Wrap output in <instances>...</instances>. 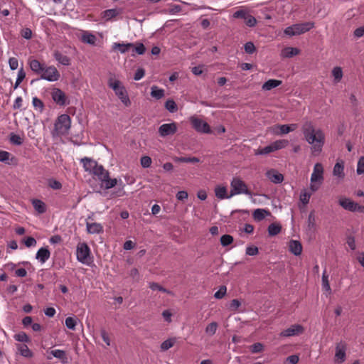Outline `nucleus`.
I'll return each instance as SVG.
<instances>
[{"mask_svg":"<svg viewBox=\"0 0 364 364\" xmlns=\"http://www.w3.org/2000/svg\"><path fill=\"white\" fill-rule=\"evenodd\" d=\"M302 132L306 141L311 145L314 155L319 154L325 142V135L320 129H316L311 122H306L302 126Z\"/></svg>","mask_w":364,"mask_h":364,"instance_id":"nucleus-1","label":"nucleus"},{"mask_svg":"<svg viewBox=\"0 0 364 364\" xmlns=\"http://www.w3.org/2000/svg\"><path fill=\"white\" fill-rule=\"evenodd\" d=\"M108 85L114 91L115 95L126 107L131 105L127 90L119 80L111 77L109 79Z\"/></svg>","mask_w":364,"mask_h":364,"instance_id":"nucleus-2","label":"nucleus"},{"mask_svg":"<svg viewBox=\"0 0 364 364\" xmlns=\"http://www.w3.org/2000/svg\"><path fill=\"white\" fill-rule=\"evenodd\" d=\"M323 181V167L320 163H316L311 176L310 190L312 193L318 190Z\"/></svg>","mask_w":364,"mask_h":364,"instance_id":"nucleus-3","label":"nucleus"},{"mask_svg":"<svg viewBox=\"0 0 364 364\" xmlns=\"http://www.w3.org/2000/svg\"><path fill=\"white\" fill-rule=\"evenodd\" d=\"M230 187V197L239 194L252 196V193L248 190L247 185L239 178L235 177L232 179Z\"/></svg>","mask_w":364,"mask_h":364,"instance_id":"nucleus-4","label":"nucleus"},{"mask_svg":"<svg viewBox=\"0 0 364 364\" xmlns=\"http://www.w3.org/2000/svg\"><path fill=\"white\" fill-rule=\"evenodd\" d=\"M71 127V119L69 115L63 114L58 117L55 124V129L59 134H65Z\"/></svg>","mask_w":364,"mask_h":364,"instance_id":"nucleus-5","label":"nucleus"},{"mask_svg":"<svg viewBox=\"0 0 364 364\" xmlns=\"http://www.w3.org/2000/svg\"><path fill=\"white\" fill-rule=\"evenodd\" d=\"M77 259L82 264H88L90 259V249L85 242H80L76 249Z\"/></svg>","mask_w":364,"mask_h":364,"instance_id":"nucleus-6","label":"nucleus"},{"mask_svg":"<svg viewBox=\"0 0 364 364\" xmlns=\"http://www.w3.org/2000/svg\"><path fill=\"white\" fill-rule=\"evenodd\" d=\"M190 122L193 128L199 133L210 134L211 132L209 124L202 119L197 117H191Z\"/></svg>","mask_w":364,"mask_h":364,"instance_id":"nucleus-7","label":"nucleus"},{"mask_svg":"<svg viewBox=\"0 0 364 364\" xmlns=\"http://www.w3.org/2000/svg\"><path fill=\"white\" fill-rule=\"evenodd\" d=\"M60 78V73L54 66L45 65L43 71L41 73V79L49 82H55Z\"/></svg>","mask_w":364,"mask_h":364,"instance_id":"nucleus-8","label":"nucleus"},{"mask_svg":"<svg viewBox=\"0 0 364 364\" xmlns=\"http://www.w3.org/2000/svg\"><path fill=\"white\" fill-rule=\"evenodd\" d=\"M177 132V125L175 122L163 124L159 128V134L161 137L173 135Z\"/></svg>","mask_w":364,"mask_h":364,"instance_id":"nucleus-9","label":"nucleus"},{"mask_svg":"<svg viewBox=\"0 0 364 364\" xmlns=\"http://www.w3.org/2000/svg\"><path fill=\"white\" fill-rule=\"evenodd\" d=\"M304 327L300 324L291 325L289 328L283 330L280 333L282 337H291L299 336L304 332Z\"/></svg>","mask_w":364,"mask_h":364,"instance_id":"nucleus-10","label":"nucleus"},{"mask_svg":"<svg viewBox=\"0 0 364 364\" xmlns=\"http://www.w3.org/2000/svg\"><path fill=\"white\" fill-rule=\"evenodd\" d=\"M346 344L340 342L336 345V353H335V363H342L346 360Z\"/></svg>","mask_w":364,"mask_h":364,"instance_id":"nucleus-11","label":"nucleus"},{"mask_svg":"<svg viewBox=\"0 0 364 364\" xmlns=\"http://www.w3.org/2000/svg\"><path fill=\"white\" fill-rule=\"evenodd\" d=\"M53 100L58 105L63 106L67 104V97L65 93L58 88H55L52 93Z\"/></svg>","mask_w":364,"mask_h":364,"instance_id":"nucleus-12","label":"nucleus"},{"mask_svg":"<svg viewBox=\"0 0 364 364\" xmlns=\"http://www.w3.org/2000/svg\"><path fill=\"white\" fill-rule=\"evenodd\" d=\"M266 176L272 183L278 184L284 181V176L275 169H270L266 172Z\"/></svg>","mask_w":364,"mask_h":364,"instance_id":"nucleus-13","label":"nucleus"},{"mask_svg":"<svg viewBox=\"0 0 364 364\" xmlns=\"http://www.w3.org/2000/svg\"><path fill=\"white\" fill-rule=\"evenodd\" d=\"M288 247L289 252L295 256H299L302 252L301 243L298 240H291L289 242Z\"/></svg>","mask_w":364,"mask_h":364,"instance_id":"nucleus-14","label":"nucleus"},{"mask_svg":"<svg viewBox=\"0 0 364 364\" xmlns=\"http://www.w3.org/2000/svg\"><path fill=\"white\" fill-rule=\"evenodd\" d=\"M50 256V252L48 247L40 248L36 255V259H38L41 264H44Z\"/></svg>","mask_w":364,"mask_h":364,"instance_id":"nucleus-15","label":"nucleus"},{"mask_svg":"<svg viewBox=\"0 0 364 364\" xmlns=\"http://www.w3.org/2000/svg\"><path fill=\"white\" fill-rule=\"evenodd\" d=\"M133 43H113L112 48L113 50H119L122 54H124L131 50Z\"/></svg>","mask_w":364,"mask_h":364,"instance_id":"nucleus-16","label":"nucleus"},{"mask_svg":"<svg viewBox=\"0 0 364 364\" xmlns=\"http://www.w3.org/2000/svg\"><path fill=\"white\" fill-rule=\"evenodd\" d=\"M86 229L90 234H99L103 232L102 225L97 223H89L86 221Z\"/></svg>","mask_w":364,"mask_h":364,"instance_id":"nucleus-17","label":"nucleus"},{"mask_svg":"<svg viewBox=\"0 0 364 364\" xmlns=\"http://www.w3.org/2000/svg\"><path fill=\"white\" fill-rule=\"evenodd\" d=\"M215 196L220 199H229L231 197H230V194H228V189L224 186H217L215 188Z\"/></svg>","mask_w":364,"mask_h":364,"instance_id":"nucleus-18","label":"nucleus"},{"mask_svg":"<svg viewBox=\"0 0 364 364\" xmlns=\"http://www.w3.org/2000/svg\"><path fill=\"white\" fill-rule=\"evenodd\" d=\"M85 170L87 172L92 173L95 167L97 166V162L93 159L85 157L81 159Z\"/></svg>","mask_w":364,"mask_h":364,"instance_id":"nucleus-19","label":"nucleus"},{"mask_svg":"<svg viewBox=\"0 0 364 364\" xmlns=\"http://www.w3.org/2000/svg\"><path fill=\"white\" fill-rule=\"evenodd\" d=\"M338 203L345 210L353 212V210L355 209V203L348 198H341L338 200Z\"/></svg>","mask_w":364,"mask_h":364,"instance_id":"nucleus-20","label":"nucleus"},{"mask_svg":"<svg viewBox=\"0 0 364 364\" xmlns=\"http://www.w3.org/2000/svg\"><path fill=\"white\" fill-rule=\"evenodd\" d=\"M28 63H29V66H30V68L31 69V70L33 71L34 73H36L37 74H40V75H41V72L43 71V68L46 65L44 63H40L36 59L30 60Z\"/></svg>","mask_w":364,"mask_h":364,"instance_id":"nucleus-21","label":"nucleus"},{"mask_svg":"<svg viewBox=\"0 0 364 364\" xmlns=\"http://www.w3.org/2000/svg\"><path fill=\"white\" fill-rule=\"evenodd\" d=\"M333 174L334 176L343 179L345 176L344 164L343 161L337 162L333 167Z\"/></svg>","mask_w":364,"mask_h":364,"instance_id":"nucleus-22","label":"nucleus"},{"mask_svg":"<svg viewBox=\"0 0 364 364\" xmlns=\"http://www.w3.org/2000/svg\"><path fill=\"white\" fill-rule=\"evenodd\" d=\"M92 173L97 176L100 181H102L107 178L109 172L106 171L102 165L97 164Z\"/></svg>","mask_w":364,"mask_h":364,"instance_id":"nucleus-23","label":"nucleus"},{"mask_svg":"<svg viewBox=\"0 0 364 364\" xmlns=\"http://www.w3.org/2000/svg\"><path fill=\"white\" fill-rule=\"evenodd\" d=\"M53 57L59 63L63 65H69L70 63V58L58 50L54 52Z\"/></svg>","mask_w":364,"mask_h":364,"instance_id":"nucleus-24","label":"nucleus"},{"mask_svg":"<svg viewBox=\"0 0 364 364\" xmlns=\"http://www.w3.org/2000/svg\"><path fill=\"white\" fill-rule=\"evenodd\" d=\"M130 50L132 51V56L134 57L136 54L143 55L146 51V48L143 43L136 42L133 43Z\"/></svg>","mask_w":364,"mask_h":364,"instance_id":"nucleus-25","label":"nucleus"},{"mask_svg":"<svg viewBox=\"0 0 364 364\" xmlns=\"http://www.w3.org/2000/svg\"><path fill=\"white\" fill-rule=\"evenodd\" d=\"M32 205L34 209L39 213L42 214L46 211V205L44 202L39 199H33L32 200Z\"/></svg>","mask_w":364,"mask_h":364,"instance_id":"nucleus-26","label":"nucleus"},{"mask_svg":"<svg viewBox=\"0 0 364 364\" xmlns=\"http://www.w3.org/2000/svg\"><path fill=\"white\" fill-rule=\"evenodd\" d=\"M281 84H282V81L281 80L271 79V80H269L266 81L262 85V89L263 90L268 91V90H272V89H273L274 87H278Z\"/></svg>","mask_w":364,"mask_h":364,"instance_id":"nucleus-27","label":"nucleus"},{"mask_svg":"<svg viewBox=\"0 0 364 364\" xmlns=\"http://www.w3.org/2000/svg\"><path fill=\"white\" fill-rule=\"evenodd\" d=\"M269 214L270 213L268 210L258 208L253 212V218L255 220L260 221Z\"/></svg>","mask_w":364,"mask_h":364,"instance_id":"nucleus-28","label":"nucleus"},{"mask_svg":"<svg viewBox=\"0 0 364 364\" xmlns=\"http://www.w3.org/2000/svg\"><path fill=\"white\" fill-rule=\"evenodd\" d=\"M299 50L296 48L287 47L282 51V55L285 58H291L299 54Z\"/></svg>","mask_w":364,"mask_h":364,"instance_id":"nucleus-29","label":"nucleus"},{"mask_svg":"<svg viewBox=\"0 0 364 364\" xmlns=\"http://www.w3.org/2000/svg\"><path fill=\"white\" fill-rule=\"evenodd\" d=\"M50 354L61 360L63 363H67V356L65 351L60 349H55L50 351Z\"/></svg>","mask_w":364,"mask_h":364,"instance_id":"nucleus-30","label":"nucleus"},{"mask_svg":"<svg viewBox=\"0 0 364 364\" xmlns=\"http://www.w3.org/2000/svg\"><path fill=\"white\" fill-rule=\"evenodd\" d=\"M284 33L289 36L300 35L301 33L298 23L287 27L284 30Z\"/></svg>","mask_w":364,"mask_h":364,"instance_id":"nucleus-31","label":"nucleus"},{"mask_svg":"<svg viewBox=\"0 0 364 364\" xmlns=\"http://www.w3.org/2000/svg\"><path fill=\"white\" fill-rule=\"evenodd\" d=\"M101 181L106 189L112 188L117 184V180L116 178H110L109 173L107 174V178L102 179Z\"/></svg>","mask_w":364,"mask_h":364,"instance_id":"nucleus-32","label":"nucleus"},{"mask_svg":"<svg viewBox=\"0 0 364 364\" xmlns=\"http://www.w3.org/2000/svg\"><path fill=\"white\" fill-rule=\"evenodd\" d=\"M282 230V226L277 223H272L268 227V234L270 236H275L278 235Z\"/></svg>","mask_w":364,"mask_h":364,"instance_id":"nucleus-33","label":"nucleus"},{"mask_svg":"<svg viewBox=\"0 0 364 364\" xmlns=\"http://www.w3.org/2000/svg\"><path fill=\"white\" fill-rule=\"evenodd\" d=\"M82 41L84 43L94 45L96 41V37L95 35L89 33V32H85L82 36Z\"/></svg>","mask_w":364,"mask_h":364,"instance_id":"nucleus-34","label":"nucleus"},{"mask_svg":"<svg viewBox=\"0 0 364 364\" xmlns=\"http://www.w3.org/2000/svg\"><path fill=\"white\" fill-rule=\"evenodd\" d=\"M151 95L152 97L159 100L164 96V90L156 86H153L151 87Z\"/></svg>","mask_w":364,"mask_h":364,"instance_id":"nucleus-35","label":"nucleus"},{"mask_svg":"<svg viewBox=\"0 0 364 364\" xmlns=\"http://www.w3.org/2000/svg\"><path fill=\"white\" fill-rule=\"evenodd\" d=\"M322 287L323 289L328 293L331 292V289L329 284L328 281V275L326 273V271L324 270L322 274Z\"/></svg>","mask_w":364,"mask_h":364,"instance_id":"nucleus-36","label":"nucleus"},{"mask_svg":"<svg viewBox=\"0 0 364 364\" xmlns=\"http://www.w3.org/2000/svg\"><path fill=\"white\" fill-rule=\"evenodd\" d=\"M332 75L334 79V82H339L343 77L342 69L340 67H335L332 70Z\"/></svg>","mask_w":364,"mask_h":364,"instance_id":"nucleus-37","label":"nucleus"},{"mask_svg":"<svg viewBox=\"0 0 364 364\" xmlns=\"http://www.w3.org/2000/svg\"><path fill=\"white\" fill-rule=\"evenodd\" d=\"M288 144L289 142L287 140L280 139L274 141L273 143H272V145L273 146V149L274 151H277L286 147L288 145Z\"/></svg>","mask_w":364,"mask_h":364,"instance_id":"nucleus-38","label":"nucleus"},{"mask_svg":"<svg viewBox=\"0 0 364 364\" xmlns=\"http://www.w3.org/2000/svg\"><path fill=\"white\" fill-rule=\"evenodd\" d=\"M9 141L12 144L20 146L23 144V139L19 135L11 133L9 135Z\"/></svg>","mask_w":364,"mask_h":364,"instance_id":"nucleus-39","label":"nucleus"},{"mask_svg":"<svg viewBox=\"0 0 364 364\" xmlns=\"http://www.w3.org/2000/svg\"><path fill=\"white\" fill-rule=\"evenodd\" d=\"M218 325L216 322H211L205 328V333L210 336H213L218 329Z\"/></svg>","mask_w":364,"mask_h":364,"instance_id":"nucleus-40","label":"nucleus"},{"mask_svg":"<svg viewBox=\"0 0 364 364\" xmlns=\"http://www.w3.org/2000/svg\"><path fill=\"white\" fill-rule=\"evenodd\" d=\"M18 349L20 352V354L22 356L26 358H30L32 356V352L30 350L28 347L25 344L20 345Z\"/></svg>","mask_w":364,"mask_h":364,"instance_id":"nucleus-41","label":"nucleus"},{"mask_svg":"<svg viewBox=\"0 0 364 364\" xmlns=\"http://www.w3.org/2000/svg\"><path fill=\"white\" fill-rule=\"evenodd\" d=\"M176 338H168V339L164 341L161 344V350H168L169 348H171L174 345V343H176Z\"/></svg>","mask_w":364,"mask_h":364,"instance_id":"nucleus-42","label":"nucleus"},{"mask_svg":"<svg viewBox=\"0 0 364 364\" xmlns=\"http://www.w3.org/2000/svg\"><path fill=\"white\" fill-rule=\"evenodd\" d=\"M32 105L35 109L42 112L44 108V104L41 100L38 98L37 97H34L32 99Z\"/></svg>","mask_w":364,"mask_h":364,"instance_id":"nucleus-43","label":"nucleus"},{"mask_svg":"<svg viewBox=\"0 0 364 364\" xmlns=\"http://www.w3.org/2000/svg\"><path fill=\"white\" fill-rule=\"evenodd\" d=\"M314 23L312 22H305L302 23H298L299 27L300 33L302 34L306 31H309L314 27Z\"/></svg>","mask_w":364,"mask_h":364,"instance_id":"nucleus-44","label":"nucleus"},{"mask_svg":"<svg viewBox=\"0 0 364 364\" xmlns=\"http://www.w3.org/2000/svg\"><path fill=\"white\" fill-rule=\"evenodd\" d=\"M314 23L312 22H305L302 23H298L299 27L300 33L302 34L306 31H309L314 27Z\"/></svg>","mask_w":364,"mask_h":364,"instance_id":"nucleus-45","label":"nucleus"},{"mask_svg":"<svg viewBox=\"0 0 364 364\" xmlns=\"http://www.w3.org/2000/svg\"><path fill=\"white\" fill-rule=\"evenodd\" d=\"M48 186L53 190H60L62 188L61 183L53 178L48 180Z\"/></svg>","mask_w":364,"mask_h":364,"instance_id":"nucleus-46","label":"nucleus"},{"mask_svg":"<svg viewBox=\"0 0 364 364\" xmlns=\"http://www.w3.org/2000/svg\"><path fill=\"white\" fill-rule=\"evenodd\" d=\"M273 151H274V150L273 149V146L271 144L270 145H268L264 148L257 149L255 152V154L256 155H266V154H268Z\"/></svg>","mask_w":364,"mask_h":364,"instance_id":"nucleus-47","label":"nucleus"},{"mask_svg":"<svg viewBox=\"0 0 364 364\" xmlns=\"http://www.w3.org/2000/svg\"><path fill=\"white\" fill-rule=\"evenodd\" d=\"M11 154L4 150H0V161L4 162L7 164H10L9 160L11 159Z\"/></svg>","mask_w":364,"mask_h":364,"instance_id":"nucleus-48","label":"nucleus"},{"mask_svg":"<svg viewBox=\"0 0 364 364\" xmlns=\"http://www.w3.org/2000/svg\"><path fill=\"white\" fill-rule=\"evenodd\" d=\"M119 14V11L117 9H107L104 11L103 16L107 19H111L112 18H114L117 16Z\"/></svg>","mask_w":364,"mask_h":364,"instance_id":"nucleus-49","label":"nucleus"},{"mask_svg":"<svg viewBox=\"0 0 364 364\" xmlns=\"http://www.w3.org/2000/svg\"><path fill=\"white\" fill-rule=\"evenodd\" d=\"M129 275L134 282H139L141 279V274L136 268L131 269Z\"/></svg>","mask_w":364,"mask_h":364,"instance_id":"nucleus-50","label":"nucleus"},{"mask_svg":"<svg viewBox=\"0 0 364 364\" xmlns=\"http://www.w3.org/2000/svg\"><path fill=\"white\" fill-rule=\"evenodd\" d=\"M165 107L171 113L176 112L178 109L176 102L172 100H167Z\"/></svg>","mask_w":364,"mask_h":364,"instance_id":"nucleus-51","label":"nucleus"},{"mask_svg":"<svg viewBox=\"0 0 364 364\" xmlns=\"http://www.w3.org/2000/svg\"><path fill=\"white\" fill-rule=\"evenodd\" d=\"M233 242V237L230 235H223L220 237V243L225 247L230 245Z\"/></svg>","mask_w":364,"mask_h":364,"instance_id":"nucleus-52","label":"nucleus"},{"mask_svg":"<svg viewBox=\"0 0 364 364\" xmlns=\"http://www.w3.org/2000/svg\"><path fill=\"white\" fill-rule=\"evenodd\" d=\"M14 338L16 341L19 342L28 343L29 341V338L27 334L24 332H20L14 336Z\"/></svg>","mask_w":364,"mask_h":364,"instance_id":"nucleus-53","label":"nucleus"},{"mask_svg":"<svg viewBox=\"0 0 364 364\" xmlns=\"http://www.w3.org/2000/svg\"><path fill=\"white\" fill-rule=\"evenodd\" d=\"M356 172L358 175L364 173V156H360L357 164Z\"/></svg>","mask_w":364,"mask_h":364,"instance_id":"nucleus-54","label":"nucleus"},{"mask_svg":"<svg viewBox=\"0 0 364 364\" xmlns=\"http://www.w3.org/2000/svg\"><path fill=\"white\" fill-rule=\"evenodd\" d=\"M227 288L225 286H220L219 289L215 293L214 297L217 299H220L226 294Z\"/></svg>","mask_w":364,"mask_h":364,"instance_id":"nucleus-55","label":"nucleus"},{"mask_svg":"<svg viewBox=\"0 0 364 364\" xmlns=\"http://www.w3.org/2000/svg\"><path fill=\"white\" fill-rule=\"evenodd\" d=\"M264 346L261 343H255L250 346V350L253 353H257L263 351Z\"/></svg>","mask_w":364,"mask_h":364,"instance_id":"nucleus-56","label":"nucleus"},{"mask_svg":"<svg viewBox=\"0 0 364 364\" xmlns=\"http://www.w3.org/2000/svg\"><path fill=\"white\" fill-rule=\"evenodd\" d=\"M76 323V320L73 317H68L65 318V326L69 329L75 330Z\"/></svg>","mask_w":364,"mask_h":364,"instance_id":"nucleus-57","label":"nucleus"},{"mask_svg":"<svg viewBox=\"0 0 364 364\" xmlns=\"http://www.w3.org/2000/svg\"><path fill=\"white\" fill-rule=\"evenodd\" d=\"M311 196V193H308L306 191L301 193L300 195V200L304 205L309 203L310 198Z\"/></svg>","mask_w":364,"mask_h":364,"instance_id":"nucleus-58","label":"nucleus"},{"mask_svg":"<svg viewBox=\"0 0 364 364\" xmlns=\"http://www.w3.org/2000/svg\"><path fill=\"white\" fill-rule=\"evenodd\" d=\"M149 288L153 291H160L162 292L168 293V290H166L165 288H164L163 287H161V285L156 282H150Z\"/></svg>","mask_w":364,"mask_h":364,"instance_id":"nucleus-59","label":"nucleus"},{"mask_svg":"<svg viewBox=\"0 0 364 364\" xmlns=\"http://www.w3.org/2000/svg\"><path fill=\"white\" fill-rule=\"evenodd\" d=\"M249 13L246 10L240 9L235 11L233 14V17L235 18H242L244 21L245 20L246 16H247Z\"/></svg>","mask_w":364,"mask_h":364,"instance_id":"nucleus-60","label":"nucleus"},{"mask_svg":"<svg viewBox=\"0 0 364 364\" xmlns=\"http://www.w3.org/2000/svg\"><path fill=\"white\" fill-rule=\"evenodd\" d=\"M245 23L247 26L253 27L256 25L257 20L253 16L249 14L248 16L245 18Z\"/></svg>","mask_w":364,"mask_h":364,"instance_id":"nucleus-61","label":"nucleus"},{"mask_svg":"<svg viewBox=\"0 0 364 364\" xmlns=\"http://www.w3.org/2000/svg\"><path fill=\"white\" fill-rule=\"evenodd\" d=\"M100 336L103 340V341L106 343L107 346H111V340L109 338V334L105 329L100 330Z\"/></svg>","mask_w":364,"mask_h":364,"instance_id":"nucleus-62","label":"nucleus"},{"mask_svg":"<svg viewBox=\"0 0 364 364\" xmlns=\"http://www.w3.org/2000/svg\"><path fill=\"white\" fill-rule=\"evenodd\" d=\"M141 165L144 168H149L151 164V159L149 156H144L141 158Z\"/></svg>","mask_w":364,"mask_h":364,"instance_id":"nucleus-63","label":"nucleus"},{"mask_svg":"<svg viewBox=\"0 0 364 364\" xmlns=\"http://www.w3.org/2000/svg\"><path fill=\"white\" fill-rule=\"evenodd\" d=\"M245 51L248 54H252L255 51V46L253 43L247 42L244 46Z\"/></svg>","mask_w":364,"mask_h":364,"instance_id":"nucleus-64","label":"nucleus"}]
</instances>
